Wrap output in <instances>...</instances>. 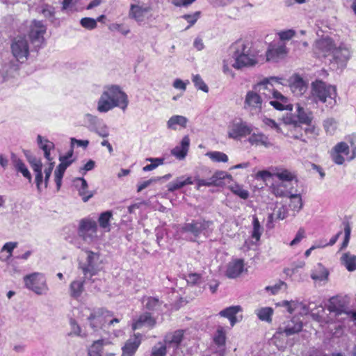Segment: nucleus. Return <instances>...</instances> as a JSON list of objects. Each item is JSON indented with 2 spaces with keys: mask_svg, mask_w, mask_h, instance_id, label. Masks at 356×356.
<instances>
[{
  "mask_svg": "<svg viewBox=\"0 0 356 356\" xmlns=\"http://www.w3.org/2000/svg\"><path fill=\"white\" fill-rule=\"evenodd\" d=\"M129 104L128 96L117 85L107 86L97 102V109L99 113H107L115 107L125 111Z\"/></svg>",
  "mask_w": 356,
  "mask_h": 356,
  "instance_id": "1",
  "label": "nucleus"
},
{
  "mask_svg": "<svg viewBox=\"0 0 356 356\" xmlns=\"http://www.w3.org/2000/svg\"><path fill=\"white\" fill-rule=\"evenodd\" d=\"M230 51L235 60L232 67L236 70L252 67L258 63L257 53L250 42L238 40L231 46Z\"/></svg>",
  "mask_w": 356,
  "mask_h": 356,
  "instance_id": "2",
  "label": "nucleus"
},
{
  "mask_svg": "<svg viewBox=\"0 0 356 356\" xmlns=\"http://www.w3.org/2000/svg\"><path fill=\"white\" fill-rule=\"evenodd\" d=\"M254 90H257L260 95L262 96L264 101L265 99H271L275 100L270 101L269 104L273 106L276 110L292 111L293 106L288 102V99L282 95L280 92L275 90L273 85L270 83L269 80H265L258 83Z\"/></svg>",
  "mask_w": 356,
  "mask_h": 356,
  "instance_id": "3",
  "label": "nucleus"
},
{
  "mask_svg": "<svg viewBox=\"0 0 356 356\" xmlns=\"http://www.w3.org/2000/svg\"><path fill=\"white\" fill-rule=\"evenodd\" d=\"M337 90L335 86L327 85L322 81H316L312 83L311 95L309 97L312 102H321L332 106L336 104Z\"/></svg>",
  "mask_w": 356,
  "mask_h": 356,
  "instance_id": "4",
  "label": "nucleus"
},
{
  "mask_svg": "<svg viewBox=\"0 0 356 356\" xmlns=\"http://www.w3.org/2000/svg\"><path fill=\"white\" fill-rule=\"evenodd\" d=\"M100 257L97 252L85 250L79 262V268L82 270L86 278H91L100 270Z\"/></svg>",
  "mask_w": 356,
  "mask_h": 356,
  "instance_id": "5",
  "label": "nucleus"
},
{
  "mask_svg": "<svg viewBox=\"0 0 356 356\" xmlns=\"http://www.w3.org/2000/svg\"><path fill=\"white\" fill-rule=\"evenodd\" d=\"M23 280L26 288L37 295L44 296L49 292L47 279L43 273H33L25 275Z\"/></svg>",
  "mask_w": 356,
  "mask_h": 356,
  "instance_id": "6",
  "label": "nucleus"
},
{
  "mask_svg": "<svg viewBox=\"0 0 356 356\" xmlns=\"http://www.w3.org/2000/svg\"><path fill=\"white\" fill-rule=\"evenodd\" d=\"M252 125L241 118H235L227 124V136L234 140H241L251 134Z\"/></svg>",
  "mask_w": 356,
  "mask_h": 356,
  "instance_id": "7",
  "label": "nucleus"
},
{
  "mask_svg": "<svg viewBox=\"0 0 356 356\" xmlns=\"http://www.w3.org/2000/svg\"><path fill=\"white\" fill-rule=\"evenodd\" d=\"M213 225L211 220H206L204 219L193 220L190 222L184 224L181 227V232L190 233L195 238L200 236L201 234H205Z\"/></svg>",
  "mask_w": 356,
  "mask_h": 356,
  "instance_id": "8",
  "label": "nucleus"
},
{
  "mask_svg": "<svg viewBox=\"0 0 356 356\" xmlns=\"http://www.w3.org/2000/svg\"><path fill=\"white\" fill-rule=\"evenodd\" d=\"M337 44L330 37H323L315 41L313 50L318 57H330L336 47Z\"/></svg>",
  "mask_w": 356,
  "mask_h": 356,
  "instance_id": "9",
  "label": "nucleus"
},
{
  "mask_svg": "<svg viewBox=\"0 0 356 356\" xmlns=\"http://www.w3.org/2000/svg\"><path fill=\"white\" fill-rule=\"evenodd\" d=\"M282 121L284 127L287 130L286 136L306 142L305 139H302L303 130L301 124L298 122L293 114H287L283 118Z\"/></svg>",
  "mask_w": 356,
  "mask_h": 356,
  "instance_id": "10",
  "label": "nucleus"
},
{
  "mask_svg": "<svg viewBox=\"0 0 356 356\" xmlns=\"http://www.w3.org/2000/svg\"><path fill=\"white\" fill-rule=\"evenodd\" d=\"M46 30L47 28L42 22L33 20L31 22L29 36L35 49L41 47L44 44Z\"/></svg>",
  "mask_w": 356,
  "mask_h": 356,
  "instance_id": "11",
  "label": "nucleus"
},
{
  "mask_svg": "<svg viewBox=\"0 0 356 356\" xmlns=\"http://www.w3.org/2000/svg\"><path fill=\"white\" fill-rule=\"evenodd\" d=\"M13 56L20 62L25 61L29 54V46L25 37H17L11 44Z\"/></svg>",
  "mask_w": 356,
  "mask_h": 356,
  "instance_id": "12",
  "label": "nucleus"
},
{
  "mask_svg": "<svg viewBox=\"0 0 356 356\" xmlns=\"http://www.w3.org/2000/svg\"><path fill=\"white\" fill-rule=\"evenodd\" d=\"M264 102L262 96L257 90L248 91L245 97L244 108L252 113H258L261 111Z\"/></svg>",
  "mask_w": 356,
  "mask_h": 356,
  "instance_id": "13",
  "label": "nucleus"
},
{
  "mask_svg": "<svg viewBox=\"0 0 356 356\" xmlns=\"http://www.w3.org/2000/svg\"><path fill=\"white\" fill-rule=\"evenodd\" d=\"M113 316V312L108 311L104 308H99L94 310L88 317V320L90 322V325L93 329L97 327H102L105 323H108L111 318Z\"/></svg>",
  "mask_w": 356,
  "mask_h": 356,
  "instance_id": "14",
  "label": "nucleus"
},
{
  "mask_svg": "<svg viewBox=\"0 0 356 356\" xmlns=\"http://www.w3.org/2000/svg\"><path fill=\"white\" fill-rule=\"evenodd\" d=\"M97 225L91 219H82L79 223V234L86 241H91L97 237Z\"/></svg>",
  "mask_w": 356,
  "mask_h": 356,
  "instance_id": "15",
  "label": "nucleus"
},
{
  "mask_svg": "<svg viewBox=\"0 0 356 356\" xmlns=\"http://www.w3.org/2000/svg\"><path fill=\"white\" fill-rule=\"evenodd\" d=\"M288 54V49L283 43H271L266 52L267 61L277 62Z\"/></svg>",
  "mask_w": 356,
  "mask_h": 356,
  "instance_id": "16",
  "label": "nucleus"
},
{
  "mask_svg": "<svg viewBox=\"0 0 356 356\" xmlns=\"http://www.w3.org/2000/svg\"><path fill=\"white\" fill-rule=\"evenodd\" d=\"M302 328V321L296 317H293L280 325L278 327V332L280 334L284 333L286 336H290L300 332Z\"/></svg>",
  "mask_w": 356,
  "mask_h": 356,
  "instance_id": "17",
  "label": "nucleus"
},
{
  "mask_svg": "<svg viewBox=\"0 0 356 356\" xmlns=\"http://www.w3.org/2000/svg\"><path fill=\"white\" fill-rule=\"evenodd\" d=\"M350 57V52L348 48L345 46L339 45L336 47L329 60L331 63H334L339 66L343 67Z\"/></svg>",
  "mask_w": 356,
  "mask_h": 356,
  "instance_id": "18",
  "label": "nucleus"
},
{
  "mask_svg": "<svg viewBox=\"0 0 356 356\" xmlns=\"http://www.w3.org/2000/svg\"><path fill=\"white\" fill-rule=\"evenodd\" d=\"M226 333L222 326H218L213 336L214 344L217 346L216 350L213 356H224L225 350Z\"/></svg>",
  "mask_w": 356,
  "mask_h": 356,
  "instance_id": "19",
  "label": "nucleus"
},
{
  "mask_svg": "<svg viewBox=\"0 0 356 356\" xmlns=\"http://www.w3.org/2000/svg\"><path fill=\"white\" fill-rule=\"evenodd\" d=\"M190 146V138L188 136H185L181 139L179 145L172 148L170 153L177 159L182 161L186 157Z\"/></svg>",
  "mask_w": 356,
  "mask_h": 356,
  "instance_id": "20",
  "label": "nucleus"
},
{
  "mask_svg": "<svg viewBox=\"0 0 356 356\" xmlns=\"http://www.w3.org/2000/svg\"><path fill=\"white\" fill-rule=\"evenodd\" d=\"M73 182L79 191V195L82 197V200L84 202H88L91 197H93L94 193L92 191H88V184L84 178H75Z\"/></svg>",
  "mask_w": 356,
  "mask_h": 356,
  "instance_id": "21",
  "label": "nucleus"
},
{
  "mask_svg": "<svg viewBox=\"0 0 356 356\" xmlns=\"http://www.w3.org/2000/svg\"><path fill=\"white\" fill-rule=\"evenodd\" d=\"M210 180L211 186H229L233 181L232 176L230 174L222 170L216 171L210 177Z\"/></svg>",
  "mask_w": 356,
  "mask_h": 356,
  "instance_id": "22",
  "label": "nucleus"
},
{
  "mask_svg": "<svg viewBox=\"0 0 356 356\" xmlns=\"http://www.w3.org/2000/svg\"><path fill=\"white\" fill-rule=\"evenodd\" d=\"M141 343V334H136L129 339L122 348V356H133Z\"/></svg>",
  "mask_w": 356,
  "mask_h": 356,
  "instance_id": "23",
  "label": "nucleus"
},
{
  "mask_svg": "<svg viewBox=\"0 0 356 356\" xmlns=\"http://www.w3.org/2000/svg\"><path fill=\"white\" fill-rule=\"evenodd\" d=\"M184 338V331L182 330H178L173 332L168 333L163 340V343L167 346H172L177 348L182 341Z\"/></svg>",
  "mask_w": 356,
  "mask_h": 356,
  "instance_id": "24",
  "label": "nucleus"
},
{
  "mask_svg": "<svg viewBox=\"0 0 356 356\" xmlns=\"http://www.w3.org/2000/svg\"><path fill=\"white\" fill-rule=\"evenodd\" d=\"M244 264L242 259H235L229 262L226 270V276L229 278H236L243 272Z\"/></svg>",
  "mask_w": 356,
  "mask_h": 356,
  "instance_id": "25",
  "label": "nucleus"
},
{
  "mask_svg": "<svg viewBox=\"0 0 356 356\" xmlns=\"http://www.w3.org/2000/svg\"><path fill=\"white\" fill-rule=\"evenodd\" d=\"M155 318L152 316L151 314L145 312L134 321L132 325V329L135 330L140 329L145 325L152 328L155 325Z\"/></svg>",
  "mask_w": 356,
  "mask_h": 356,
  "instance_id": "26",
  "label": "nucleus"
},
{
  "mask_svg": "<svg viewBox=\"0 0 356 356\" xmlns=\"http://www.w3.org/2000/svg\"><path fill=\"white\" fill-rule=\"evenodd\" d=\"M11 162L17 172H20L22 175L29 180V182L32 180L31 175L26 166L24 161L19 159L15 154H11Z\"/></svg>",
  "mask_w": 356,
  "mask_h": 356,
  "instance_id": "27",
  "label": "nucleus"
},
{
  "mask_svg": "<svg viewBox=\"0 0 356 356\" xmlns=\"http://www.w3.org/2000/svg\"><path fill=\"white\" fill-rule=\"evenodd\" d=\"M248 138V142L252 145L264 146L265 147H270L273 145L268 137L261 132L251 133Z\"/></svg>",
  "mask_w": 356,
  "mask_h": 356,
  "instance_id": "28",
  "label": "nucleus"
},
{
  "mask_svg": "<svg viewBox=\"0 0 356 356\" xmlns=\"http://www.w3.org/2000/svg\"><path fill=\"white\" fill-rule=\"evenodd\" d=\"M327 309L330 313H334L335 316H339L342 314L349 315V312H346L345 305L342 300L338 298L333 297L330 298Z\"/></svg>",
  "mask_w": 356,
  "mask_h": 356,
  "instance_id": "29",
  "label": "nucleus"
},
{
  "mask_svg": "<svg viewBox=\"0 0 356 356\" xmlns=\"http://www.w3.org/2000/svg\"><path fill=\"white\" fill-rule=\"evenodd\" d=\"M193 184V180L191 177H185L184 176H181L177 177L174 181L170 182L168 184V191L169 192H173L175 191L179 190L186 185H190Z\"/></svg>",
  "mask_w": 356,
  "mask_h": 356,
  "instance_id": "30",
  "label": "nucleus"
},
{
  "mask_svg": "<svg viewBox=\"0 0 356 356\" xmlns=\"http://www.w3.org/2000/svg\"><path fill=\"white\" fill-rule=\"evenodd\" d=\"M290 88L296 96H301L306 92L307 86L301 77L296 76L290 84Z\"/></svg>",
  "mask_w": 356,
  "mask_h": 356,
  "instance_id": "31",
  "label": "nucleus"
},
{
  "mask_svg": "<svg viewBox=\"0 0 356 356\" xmlns=\"http://www.w3.org/2000/svg\"><path fill=\"white\" fill-rule=\"evenodd\" d=\"M241 310L242 308L239 305L231 306L220 311L219 315L227 318L230 321L231 326L233 327L237 321L236 315Z\"/></svg>",
  "mask_w": 356,
  "mask_h": 356,
  "instance_id": "32",
  "label": "nucleus"
},
{
  "mask_svg": "<svg viewBox=\"0 0 356 356\" xmlns=\"http://www.w3.org/2000/svg\"><path fill=\"white\" fill-rule=\"evenodd\" d=\"M188 121V119L183 115H172L167 122V127L172 130H177V126L186 128Z\"/></svg>",
  "mask_w": 356,
  "mask_h": 356,
  "instance_id": "33",
  "label": "nucleus"
},
{
  "mask_svg": "<svg viewBox=\"0 0 356 356\" xmlns=\"http://www.w3.org/2000/svg\"><path fill=\"white\" fill-rule=\"evenodd\" d=\"M86 277L81 280H76L72 282L70 285V293L74 298H79L84 291V283Z\"/></svg>",
  "mask_w": 356,
  "mask_h": 356,
  "instance_id": "34",
  "label": "nucleus"
},
{
  "mask_svg": "<svg viewBox=\"0 0 356 356\" xmlns=\"http://www.w3.org/2000/svg\"><path fill=\"white\" fill-rule=\"evenodd\" d=\"M38 143L40 147L44 151V157L50 162H53V159L50 156V151L54 148V144L38 135L37 138Z\"/></svg>",
  "mask_w": 356,
  "mask_h": 356,
  "instance_id": "35",
  "label": "nucleus"
},
{
  "mask_svg": "<svg viewBox=\"0 0 356 356\" xmlns=\"http://www.w3.org/2000/svg\"><path fill=\"white\" fill-rule=\"evenodd\" d=\"M341 264L350 271L356 270V255L348 252L344 253L341 257Z\"/></svg>",
  "mask_w": 356,
  "mask_h": 356,
  "instance_id": "36",
  "label": "nucleus"
},
{
  "mask_svg": "<svg viewBox=\"0 0 356 356\" xmlns=\"http://www.w3.org/2000/svg\"><path fill=\"white\" fill-rule=\"evenodd\" d=\"M294 116L300 124L309 125L312 121V113L306 112L300 105H298L297 115Z\"/></svg>",
  "mask_w": 356,
  "mask_h": 356,
  "instance_id": "37",
  "label": "nucleus"
},
{
  "mask_svg": "<svg viewBox=\"0 0 356 356\" xmlns=\"http://www.w3.org/2000/svg\"><path fill=\"white\" fill-rule=\"evenodd\" d=\"M255 314L260 321L271 323L273 309L269 307H261L257 309Z\"/></svg>",
  "mask_w": 356,
  "mask_h": 356,
  "instance_id": "38",
  "label": "nucleus"
},
{
  "mask_svg": "<svg viewBox=\"0 0 356 356\" xmlns=\"http://www.w3.org/2000/svg\"><path fill=\"white\" fill-rule=\"evenodd\" d=\"M276 305H277V306L284 307L286 308L287 311L290 314H292L294 312V310L296 309H297L298 307H302V309H304V312L305 314H307L309 311V309L305 305H302V303H300V302H298L297 301H294V300H291V301L283 300L280 302L277 303Z\"/></svg>",
  "mask_w": 356,
  "mask_h": 356,
  "instance_id": "39",
  "label": "nucleus"
},
{
  "mask_svg": "<svg viewBox=\"0 0 356 356\" xmlns=\"http://www.w3.org/2000/svg\"><path fill=\"white\" fill-rule=\"evenodd\" d=\"M142 302L148 310H156L162 304V302L158 298L152 296H144L142 298Z\"/></svg>",
  "mask_w": 356,
  "mask_h": 356,
  "instance_id": "40",
  "label": "nucleus"
},
{
  "mask_svg": "<svg viewBox=\"0 0 356 356\" xmlns=\"http://www.w3.org/2000/svg\"><path fill=\"white\" fill-rule=\"evenodd\" d=\"M290 198V208L296 212H299L302 208V200L300 194H292L291 192L287 196Z\"/></svg>",
  "mask_w": 356,
  "mask_h": 356,
  "instance_id": "41",
  "label": "nucleus"
},
{
  "mask_svg": "<svg viewBox=\"0 0 356 356\" xmlns=\"http://www.w3.org/2000/svg\"><path fill=\"white\" fill-rule=\"evenodd\" d=\"M31 166L33 170L34 171V172L35 173V184L37 186V188L39 191H40V190H41L40 186L42 183V179H43V175H42V162L40 161L37 163H33Z\"/></svg>",
  "mask_w": 356,
  "mask_h": 356,
  "instance_id": "42",
  "label": "nucleus"
},
{
  "mask_svg": "<svg viewBox=\"0 0 356 356\" xmlns=\"http://www.w3.org/2000/svg\"><path fill=\"white\" fill-rule=\"evenodd\" d=\"M327 277L328 271L320 264H318L316 269L311 275V277L316 281L325 280Z\"/></svg>",
  "mask_w": 356,
  "mask_h": 356,
  "instance_id": "43",
  "label": "nucleus"
},
{
  "mask_svg": "<svg viewBox=\"0 0 356 356\" xmlns=\"http://www.w3.org/2000/svg\"><path fill=\"white\" fill-rule=\"evenodd\" d=\"M113 213L111 211H106L102 213L98 218V222L99 226L106 229L107 231L110 230V220L112 218Z\"/></svg>",
  "mask_w": 356,
  "mask_h": 356,
  "instance_id": "44",
  "label": "nucleus"
},
{
  "mask_svg": "<svg viewBox=\"0 0 356 356\" xmlns=\"http://www.w3.org/2000/svg\"><path fill=\"white\" fill-rule=\"evenodd\" d=\"M104 344V341L103 339L94 341L88 349V356H102Z\"/></svg>",
  "mask_w": 356,
  "mask_h": 356,
  "instance_id": "45",
  "label": "nucleus"
},
{
  "mask_svg": "<svg viewBox=\"0 0 356 356\" xmlns=\"http://www.w3.org/2000/svg\"><path fill=\"white\" fill-rule=\"evenodd\" d=\"M229 188L231 191L235 195H238L243 200H246L249 197V192L247 190L243 188L241 186L238 184H232V182L229 184Z\"/></svg>",
  "mask_w": 356,
  "mask_h": 356,
  "instance_id": "46",
  "label": "nucleus"
},
{
  "mask_svg": "<svg viewBox=\"0 0 356 356\" xmlns=\"http://www.w3.org/2000/svg\"><path fill=\"white\" fill-rule=\"evenodd\" d=\"M146 10L142 8L140 6L131 5L129 15L137 22H142L144 19V14Z\"/></svg>",
  "mask_w": 356,
  "mask_h": 356,
  "instance_id": "47",
  "label": "nucleus"
},
{
  "mask_svg": "<svg viewBox=\"0 0 356 356\" xmlns=\"http://www.w3.org/2000/svg\"><path fill=\"white\" fill-rule=\"evenodd\" d=\"M274 177H277L280 181H282V182H290L293 179H296L295 175L288 170H282L280 172L274 173Z\"/></svg>",
  "mask_w": 356,
  "mask_h": 356,
  "instance_id": "48",
  "label": "nucleus"
},
{
  "mask_svg": "<svg viewBox=\"0 0 356 356\" xmlns=\"http://www.w3.org/2000/svg\"><path fill=\"white\" fill-rule=\"evenodd\" d=\"M66 165L65 164H59L54 172V176H55V182L56 184L57 189L59 190L61 184H62V179L63 177V175L65 173V171L66 170Z\"/></svg>",
  "mask_w": 356,
  "mask_h": 356,
  "instance_id": "49",
  "label": "nucleus"
},
{
  "mask_svg": "<svg viewBox=\"0 0 356 356\" xmlns=\"http://www.w3.org/2000/svg\"><path fill=\"white\" fill-rule=\"evenodd\" d=\"M206 156L211 159L215 162H223L225 163L228 161V156L226 154L221 152H209L206 154Z\"/></svg>",
  "mask_w": 356,
  "mask_h": 356,
  "instance_id": "50",
  "label": "nucleus"
},
{
  "mask_svg": "<svg viewBox=\"0 0 356 356\" xmlns=\"http://www.w3.org/2000/svg\"><path fill=\"white\" fill-rule=\"evenodd\" d=\"M252 225L253 230L252 232V237L256 241H259L262 234L263 228L261 227L257 217L255 216H253Z\"/></svg>",
  "mask_w": 356,
  "mask_h": 356,
  "instance_id": "51",
  "label": "nucleus"
},
{
  "mask_svg": "<svg viewBox=\"0 0 356 356\" xmlns=\"http://www.w3.org/2000/svg\"><path fill=\"white\" fill-rule=\"evenodd\" d=\"M285 185L281 184H273L271 186L273 193L277 197H287L290 193L285 188Z\"/></svg>",
  "mask_w": 356,
  "mask_h": 356,
  "instance_id": "52",
  "label": "nucleus"
},
{
  "mask_svg": "<svg viewBox=\"0 0 356 356\" xmlns=\"http://www.w3.org/2000/svg\"><path fill=\"white\" fill-rule=\"evenodd\" d=\"M166 353L165 344L163 342H159L152 347L150 356H165Z\"/></svg>",
  "mask_w": 356,
  "mask_h": 356,
  "instance_id": "53",
  "label": "nucleus"
},
{
  "mask_svg": "<svg viewBox=\"0 0 356 356\" xmlns=\"http://www.w3.org/2000/svg\"><path fill=\"white\" fill-rule=\"evenodd\" d=\"M323 126L326 132L332 135L337 129V122L334 118H327L324 121Z\"/></svg>",
  "mask_w": 356,
  "mask_h": 356,
  "instance_id": "54",
  "label": "nucleus"
},
{
  "mask_svg": "<svg viewBox=\"0 0 356 356\" xmlns=\"http://www.w3.org/2000/svg\"><path fill=\"white\" fill-rule=\"evenodd\" d=\"M70 326H71V332L69 334V335H75L79 336L82 338H84L86 337V333H82L81 327L77 324L75 320L70 319Z\"/></svg>",
  "mask_w": 356,
  "mask_h": 356,
  "instance_id": "55",
  "label": "nucleus"
},
{
  "mask_svg": "<svg viewBox=\"0 0 356 356\" xmlns=\"http://www.w3.org/2000/svg\"><path fill=\"white\" fill-rule=\"evenodd\" d=\"M40 13L47 19H53L54 17L55 10L54 8L49 5H43L40 9Z\"/></svg>",
  "mask_w": 356,
  "mask_h": 356,
  "instance_id": "56",
  "label": "nucleus"
},
{
  "mask_svg": "<svg viewBox=\"0 0 356 356\" xmlns=\"http://www.w3.org/2000/svg\"><path fill=\"white\" fill-rule=\"evenodd\" d=\"M193 82L194 83L195 86L204 92H209V88L207 84L204 82L202 79L199 74L194 75L193 76Z\"/></svg>",
  "mask_w": 356,
  "mask_h": 356,
  "instance_id": "57",
  "label": "nucleus"
},
{
  "mask_svg": "<svg viewBox=\"0 0 356 356\" xmlns=\"http://www.w3.org/2000/svg\"><path fill=\"white\" fill-rule=\"evenodd\" d=\"M81 25L87 29L92 30L97 27L96 19L90 17H84L81 19Z\"/></svg>",
  "mask_w": 356,
  "mask_h": 356,
  "instance_id": "58",
  "label": "nucleus"
},
{
  "mask_svg": "<svg viewBox=\"0 0 356 356\" xmlns=\"http://www.w3.org/2000/svg\"><path fill=\"white\" fill-rule=\"evenodd\" d=\"M111 31H118L124 35H127L129 33L130 30L129 28L122 26V24H119L117 23L111 24L108 28Z\"/></svg>",
  "mask_w": 356,
  "mask_h": 356,
  "instance_id": "59",
  "label": "nucleus"
},
{
  "mask_svg": "<svg viewBox=\"0 0 356 356\" xmlns=\"http://www.w3.org/2000/svg\"><path fill=\"white\" fill-rule=\"evenodd\" d=\"M332 150L337 152L338 153H343L347 155L349 153V147L345 142H340L332 148Z\"/></svg>",
  "mask_w": 356,
  "mask_h": 356,
  "instance_id": "60",
  "label": "nucleus"
},
{
  "mask_svg": "<svg viewBox=\"0 0 356 356\" xmlns=\"http://www.w3.org/2000/svg\"><path fill=\"white\" fill-rule=\"evenodd\" d=\"M201 280V275L198 273H190L186 277V282L188 284L195 285L197 284Z\"/></svg>",
  "mask_w": 356,
  "mask_h": 356,
  "instance_id": "61",
  "label": "nucleus"
},
{
  "mask_svg": "<svg viewBox=\"0 0 356 356\" xmlns=\"http://www.w3.org/2000/svg\"><path fill=\"white\" fill-rule=\"evenodd\" d=\"M200 13L197 11L192 15H184L181 17L190 24L186 29H188L190 26H193L197 22V19L200 17Z\"/></svg>",
  "mask_w": 356,
  "mask_h": 356,
  "instance_id": "62",
  "label": "nucleus"
},
{
  "mask_svg": "<svg viewBox=\"0 0 356 356\" xmlns=\"http://www.w3.org/2000/svg\"><path fill=\"white\" fill-rule=\"evenodd\" d=\"M282 286H286L285 282L280 281L273 286H268L265 288L266 291H270L273 295L277 294Z\"/></svg>",
  "mask_w": 356,
  "mask_h": 356,
  "instance_id": "63",
  "label": "nucleus"
},
{
  "mask_svg": "<svg viewBox=\"0 0 356 356\" xmlns=\"http://www.w3.org/2000/svg\"><path fill=\"white\" fill-rule=\"evenodd\" d=\"M305 237V231L304 228L300 227L296 235V237L291 241L290 245L293 246L295 245H297L300 242V241Z\"/></svg>",
  "mask_w": 356,
  "mask_h": 356,
  "instance_id": "64",
  "label": "nucleus"
}]
</instances>
